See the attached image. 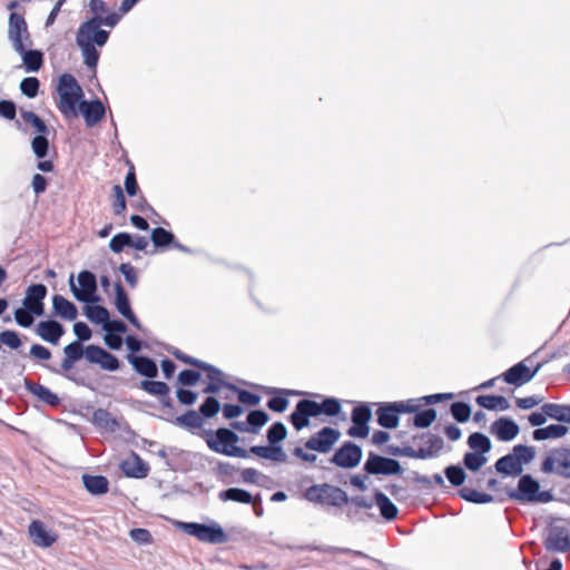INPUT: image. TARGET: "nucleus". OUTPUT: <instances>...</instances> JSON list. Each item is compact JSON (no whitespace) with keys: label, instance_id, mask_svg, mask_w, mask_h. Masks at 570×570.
<instances>
[{"label":"nucleus","instance_id":"nucleus-1","mask_svg":"<svg viewBox=\"0 0 570 570\" xmlns=\"http://www.w3.org/2000/svg\"><path fill=\"white\" fill-rule=\"evenodd\" d=\"M109 38V32L99 27L97 17L80 24L76 36V43L81 51L83 63L94 69L99 60L98 48H102Z\"/></svg>","mask_w":570,"mask_h":570},{"label":"nucleus","instance_id":"nucleus-2","mask_svg":"<svg viewBox=\"0 0 570 570\" xmlns=\"http://www.w3.org/2000/svg\"><path fill=\"white\" fill-rule=\"evenodd\" d=\"M341 410L340 401L334 397H326L321 403L303 399L297 402L294 412L289 415V422L296 431H301L309 425L311 417H317L321 414L335 416Z\"/></svg>","mask_w":570,"mask_h":570},{"label":"nucleus","instance_id":"nucleus-3","mask_svg":"<svg viewBox=\"0 0 570 570\" xmlns=\"http://www.w3.org/2000/svg\"><path fill=\"white\" fill-rule=\"evenodd\" d=\"M57 91L59 95L58 108L61 114L67 118H76L83 91L75 77L68 73L62 75L59 78Z\"/></svg>","mask_w":570,"mask_h":570},{"label":"nucleus","instance_id":"nucleus-4","mask_svg":"<svg viewBox=\"0 0 570 570\" xmlns=\"http://www.w3.org/2000/svg\"><path fill=\"white\" fill-rule=\"evenodd\" d=\"M417 400L382 403L376 410L377 423L385 429H395L399 425V415L414 413L420 407Z\"/></svg>","mask_w":570,"mask_h":570},{"label":"nucleus","instance_id":"nucleus-5","mask_svg":"<svg viewBox=\"0 0 570 570\" xmlns=\"http://www.w3.org/2000/svg\"><path fill=\"white\" fill-rule=\"evenodd\" d=\"M305 498L314 503L341 507L348 501V497L341 488L332 484H316L306 489Z\"/></svg>","mask_w":570,"mask_h":570},{"label":"nucleus","instance_id":"nucleus-6","mask_svg":"<svg viewBox=\"0 0 570 570\" xmlns=\"http://www.w3.org/2000/svg\"><path fill=\"white\" fill-rule=\"evenodd\" d=\"M210 450L229 456H245V450L237 446L238 436L235 432L220 428L206 440Z\"/></svg>","mask_w":570,"mask_h":570},{"label":"nucleus","instance_id":"nucleus-7","mask_svg":"<svg viewBox=\"0 0 570 570\" xmlns=\"http://www.w3.org/2000/svg\"><path fill=\"white\" fill-rule=\"evenodd\" d=\"M510 498L527 502H543L552 500L549 491H540V484L530 474L522 475L518 483V490L510 494Z\"/></svg>","mask_w":570,"mask_h":570},{"label":"nucleus","instance_id":"nucleus-8","mask_svg":"<svg viewBox=\"0 0 570 570\" xmlns=\"http://www.w3.org/2000/svg\"><path fill=\"white\" fill-rule=\"evenodd\" d=\"M198 370L205 372L209 381L208 385L204 390L205 393H218L223 386H226L234 393H237L239 402L243 404H249V391L237 390L234 385L226 384L223 380L224 374L220 370L203 361L198 366Z\"/></svg>","mask_w":570,"mask_h":570},{"label":"nucleus","instance_id":"nucleus-9","mask_svg":"<svg viewBox=\"0 0 570 570\" xmlns=\"http://www.w3.org/2000/svg\"><path fill=\"white\" fill-rule=\"evenodd\" d=\"M544 473H553L564 479H570V449H556L548 453L542 463Z\"/></svg>","mask_w":570,"mask_h":570},{"label":"nucleus","instance_id":"nucleus-10","mask_svg":"<svg viewBox=\"0 0 570 570\" xmlns=\"http://www.w3.org/2000/svg\"><path fill=\"white\" fill-rule=\"evenodd\" d=\"M184 531L197 538L202 542L223 543L226 541V534L220 525H207L203 523L189 522L181 524Z\"/></svg>","mask_w":570,"mask_h":570},{"label":"nucleus","instance_id":"nucleus-11","mask_svg":"<svg viewBox=\"0 0 570 570\" xmlns=\"http://www.w3.org/2000/svg\"><path fill=\"white\" fill-rule=\"evenodd\" d=\"M340 438L341 433L338 430L325 426L311 435V438L305 442V448L320 453H327L333 449Z\"/></svg>","mask_w":570,"mask_h":570},{"label":"nucleus","instance_id":"nucleus-12","mask_svg":"<svg viewBox=\"0 0 570 570\" xmlns=\"http://www.w3.org/2000/svg\"><path fill=\"white\" fill-rule=\"evenodd\" d=\"M78 284L79 287H77L72 281L70 282L72 294L79 302L92 303L98 299L95 295L97 291V281L96 276L91 272H80L78 275Z\"/></svg>","mask_w":570,"mask_h":570},{"label":"nucleus","instance_id":"nucleus-13","mask_svg":"<svg viewBox=\"0 0 570 570\" xmlns=\"http://www.w3.org/2000/svg\"><path fill=\"white\" fill-rule=\"evenodd\" d=\"M364 469L371 474H397L401 472L400 463L390 458H384L374 453H370L367 461L364 464Z\"/></svg>","mask_w":570,"mask_h":570},{"label":"nucleus","instance_id":"nucleus-14","mask_svg":"<svg viewBox=\"0 0 570 570\" xmlns=\"http://www.w3.org/2000/svg\"><path fill=\"white\" fill-rule=\"evenodd\" d=\"M8 38L14 50H22V46L29 41V33L24 19L18 13H11L9 18Z\"/></svg>","mask_w":570,"mask_h":570},{"label":"nucleus","instance_id":"nucleus-15","mask_svg":"<svg viewBox=\"0 0 570 570\" xmlns=\"http://www.w3.org/2000/svg\"><path fill=\"white\" fill-rule=\"evenodd\" d=\"M362 458V450L358 445L346 442L333 455L332 462L345 469L355 468Z\"/></svg>","mask_w":570,"mask_h":570},{"label":"nucleus","instance_id":"nucleus-16","mask_svg":"<svg viewBox=\"0 0 570 570\" xmlns=\"http://www.w3.org/2000/svg\"><path fill=\"white\" fill-rule=\"evenodd\" d=\"M85 357L89 363L99 364L104 370L116 371L119 368L118 358L97 345H88L86 347Z\"/></svg>","mask_w":570,"mask_h":570},{"label":"nucleus","instance_id":"nucleus-17","mask_svg":"<svg viewBox=\"0 0 570 570\" xmlns=\"http://www.w3.org/2000/svg\"><path fill=\"white\" fill-rule=\"evenodd\" d=\"M371 409L367 405H358L354 407L352 411L353 426L348 429V435L355 438H366L370 432L367 423L371 420Z\"/></svg>","mask_w":570,"mask_h":570},{"label":"nucleus","instance_id":"nucleus-18","mask_svg":"<svg viewBox=\"0 0 570 570\" xmlns=\"http://www.w3.org/2000/svg\"><path fill=\"white\" fill-rule=\"evenodd\" d=\"M47 295V287L43 284H32L26 291V296L22 299V305L31 312H36L37 316H42L45 313L43 299Z\"/></svg>","mask_w":570,"mask_h":570},{"label":"nucleus","instance_id":"nucleus-19","mask_svg":"<svg viewBox=\"0 0 570 570\" xmlns=\"http://www.w3.org/2000/svg\"><path fill=\"white\" fill-rule=\"evenodd\" d=\"M120 469L126 476L144 479L149 473V465L137 453L131 452L128 458L121 461Z\"/></svg>","mask_w":570,"mask_h":570},{"label":"nucleus","instance_id":"nucleus-20","mask_svg":"<svg viewBox=\"0 0 570 570\" xmlns=\"http://www.w3.org/2000/svg\"><path fill=\"white\" fill-rule=\"evenodd\" d=\"M35 332L41 340L52 345H57L61 336L65 334L63 326L55 320L39 322Z\"/></svg>","mask_w":570,"mask_h":570},{"label":"nucleus","instance_id":"nucleus-21","mask_svg":"<svg viewBox=\"0 0 570 570\" xmlns=\"http://www.w3.org/2000/svg\"><path fill=\"white\" fill-rule=\"evenodd\" d=\"M540 365H538L534 370H530L524 362H519L518 364L510 367L503 374V379L507 383L521 386L532 380V377L538 372Z\"/></svg>","mask_w":570,"mask_h":570},{"label":"nucleus","instance_id":"nucleus-22","mask_svg":"<svg viewBox=\"0 0 570 570\" xmlns=\"http://www.w3.org/2000/svg\"><path fill=\"white\" fill-rule=\"evenodd\" d=\"M116 298L115 306L117 311L135 327L140 328V323L131 311L129 298L120 283L115 285Z\"/></svg>","mask_w":570,"mask_h":570},{"label":"nucleus","instance_id":"nucleus-23","mask_svg":"<svg viewBox=\"0 0 570 570\" xmlns=\"http://www.w3.org/2000/svg\"><path fill=\"white\" fill-rule=\"evenodd\" d=\"M544 548L553 552L570 551V535L566 529L557 528L550 531L544 540Z\"/></svg>","mask_w":570,"mask_h":570},{"label":"nucleus","instance_id":"nucleus-24","mask_svg":"<svg viewBox=\"0 0 570 570\" xmlns=\"http://www.w3.org/2000/svg\"><path fill=\"white\" fill-rule=\"evenodd\" d=\"M29 535L36 546L42 548L52 546L57 540V535L49 532L40 520H33L30 523Z\"/></svg>","mask_w":570,"mask_h":570},{"label":"nucleus","instance_id":"nucleus-25","mask_svg":"<svg viewBox=\"0 0 570 570\" xmlns=\"http://www.w3.org/2000/svg\"><path fill=\"white\" fill-rule=\"evenodd\" d=\"M519 425L507 417H500L491 425V432L503 442L513 440L519 434Z\"/></svg>","mask_w":570,"mask_h":570},{"label":"nucleus","instance_id":"nucleus-26","mask_svg":"<svg viewBox=\"0 0 570 570\" xmlns=\"http://www.w3.org/2000/svg\"><path fill=\"white\" fill-rule=\"evenodd\" d=\"M85 118L87 126L92 127L105 116V107L100 100L81 101L78 107Z\"/></svg>","mask_w":570,"mask_h":570},{"label":"nucleus","instance_id":"nucleus-27","mask_svg":"<svg viewBox=\"0 0 570 570\" xmlns=\"http://www.w3.org/2000/svg\"><path fill=\"white\" fill-rule=\"evenodd\" d=\"M86 347L79 341H73L63 347L65 357L61 362L62 372H69L85 356Z\"/></svg>","mask_w":570,"mask_h":570},{"label":"nucleus","instance_id":"nucleus-28","mask_svg":"<svg viewBox=\"0 0 570 570\" xmlns=\"http://www.w3.org/2000/svg\"><path fill=\"white\" fill-rule=\"evenodd\" d=\"M52 306L55 313L65 320L73 321L77 318L78 312L73 303L69 302L62 295L56 294L52 297Z\"/></svg>","mask_w":570,"mask_h":570},{"label":"nucleus","instance_id":"nucleus-29","mask_svg":"<svg viewBox=\"0 0 570 570\" xmlns=\"http://www.w3.org/2000/svg\"><path fill=\"white\" fill-rule=\"evenodd\" d=\"M252 454L274 462H286L287 455L277 444H268L264 446H252Z\"/></svg>","mask_w":570,"mask_h":570},{"label":"nucleus","instance_id":"nucleus-30","mask_svg":"<svg viewBox=\"0 0 570 570\" xmlns=\"http://www.w3.org/2000/svg\"><path fill=\"white\" fill-rule=\"evenodd\" d=\"M129 361L134 368L141 375L154 379L158 374L156 363L147 356H134L129 355Z\"/></svg>","mask_w":570,"mask_h":570},{"label":"nucleus","instance_id":"nucleus-31","mask_svg":"<svg viewBox=\"0 0 570 570\" xmlns=\"http://www.w3.org/2000/svg\"><path fill=\"white\" fill-rule=\"evenodd\" d=\"M26 386L29 392L48 405L56 406L60 402L58 395L42 384L27 381Z\"/></svg>","mask_w":570,"mask_h":570},{"label":"nucleus","instance_id":"nucleus-32","mask_svg":"<svg viewBox=\"0 0 570 570\" xmlns=\"http://www.w3.org/2000/svg\"><path fill=\"white\" fill-rule=\"evenodd\" d=\"M83 485L87 491L91 494H105L109 490V482L104 475H89L83 474L82 476Z\"/></svg>","mask_w":570,"mask_h":570},{"label":"nucleus","instance_id":"nucleus-33","mask_svg":"<svg viewBox=\"0 0 570 570\" xmlns=\"http://www.w3.org/2000/svg\"><path fill=\"white\" fill-rule=\"evenodd\" d=\"M151 239L156 247H173L174 249H185L179 243L176 242L173 233L161 227H157L153 230Z\"/></svg>","mask_w":570,"mask_h":570},{"label":"nucleus","instance_id":"nucleus-34","mask_svg":"<svg viewBox=\"0 0 570 570\" xmlns=\"http://www.w3.org/2000/svg\"><path fill=\"white\" fill-rule=\"evenodd\" d=\"M375 503L380 509L381 515L387 521H392L397 517V507L383 492H375Z\"/></svg>","mask_w":570,"mask_h":570},{"label":"nucleus","instance_id":"nucleus-35","mask_svg":"<svg viewBox=\"0 0 570 570\" xmlns=\"http://www.w3.org/2000/svg\"><path fill=\"white\" fill-rule=\"evenodd\" d=\"M498 472L509 475H518L522 472V466L517 456L512 454L504 455L495 462Z\"/></svg>","mask_w":570,"mask_h":570},{"label":"nucleus","instance_id":"nucleus-36","mask_svg":"<svg viewBox=\"0 0 570 570\" xmlns=\"http://www.w3.org/2000/svg\"><path fill=\"white\" fill-rule=\"evenodd\" d=\"M27 45L22 46V50H16L22 58L27 71H38L42 65V53L38 50H27Z\"/></svg>","mask_w":570,"mask_h":570},{"label":"nucleus","instance_id":"nucleus-37","mask_svg":"<svg viewBox=\"0 0 570 570\" xmlns=\"http://www.w3.org/2000/svg\"><path fill=\"white\" fill-rule=\"evenodd\" d=\"M542 411L550 419L557 420L559 422L570 423V405L546 403L542 406Z\"/></svg>","mask_w":570,"mask_h":570},{"label":"nucleus","instance_id":"nucleus-38","mask_svg":"<svg viewBox=\"0 0 570 570\" xmlns=\"http://www.w3.org/2000/svg\"><path fill=\"white\" fill-rule=\"evenodd\" d=\"M475 401L481 407L491 411H505L510 407L508 400L501 395H479Z\"/></svg>","mask_w":570,"mask_h":570},{"label":"nucleus","instance_id":"nucleus-39","mask_svg":"<svg viewBox=\"0 0 570 570\" xmlns=\"http://www.w3.org/2000/svg\"><path fill=\"white\" fill-rule=\"evenodd\" d=\"M568 432V428L561 424H551L546 428H540L534 430L533 439L537 441L548 440V439H558L566 435Z\"/></svg>","mask_w":570,"mask_h":570},{"label":"nucleus","instance_id":"nucleus-40","mask_svg":"<svg viewBox=\"0 0 570 570\" xmlns=\"http://www.w3.org/2000/svg\"><path fill=\"white\" fill-rule=\"evenodd\" d=\"M459 493L462 499L473 503H489L493 501V497L491 494L481 492L471 485L463 487Z\"/></svg>","mask_w":570,"mask_h":570},{"label":"nucleus","instance_id":"nucleus-41","mask_svg":"<svg viewBox=\"0 0 570 570\" xmlns=\"http://www.w3.org/2000/svg\"><path fill=\"white\" fill-rule=\"evenodd\" d=\"M468 445L473 450V452L482 455L491 450L490 439L480 432L470 434L468 438Z\"/></svg>","mask_w":570,"mask_h":570},{"label":"nucleus","instance_id":"nucleus-42","mask_svg":"<svg viewBox=\"0 0 570 570\" xmlns=\"http://www.w3.org/2000/svg\"><path fill=\"white\" fill-rule=\"evenodd\" d=\"M94 422L100 428H104L108 431H115L118 428V422L116 419L111 415L110 412H108L105 409H98L94 412Z\"/></svg>","mask_w":570,"mask_h":570},{"label":"nucleus","instance_id":"nucleus-43","mask_svg":"<svg viewBox=\"0 0 570 570\" xmlns=\"http://www.w3.org/2000/svg\"><path fill=\"white\" fill-rule=\"evenodd\" d=\"M140 389H142L145 392H147L150 395L155 396H166L169 394V386L165 382L160 381H153V380H145L140 382Z\"/></svg>","mask_w":570,"mask_h":570},{"label":"nucleus","instance_id":"nucleus-44","mask_svg":"<svg viewBox=\"0 0 570 570\" xmlns=\"http://www.w3.org/2000/svg\"><path fill=\"white\" fill-rule=\"evenodd\" d=\"M85 314L91 322L102 325H105L109 317L108 309L100 305H87Z\"/></svg>","mask_w":570,"mask_h":570},{"label":"nucleus","instance_id":"nucleus-45","mask_svg":"<svg viewBox=\"0 0 570 570\" xmlns=\"http://www.w3.org/2000/svg\"><path fill=\"white\" fill-rule=\"evenodd\" d=\"M177 424L186 429H199L203 425V417L199 412L187 411L177 417Z\"/></svg>","mask_w":570,"mask_h":570},{"label":"nucleus","instance_id":"nucleus-46","mask_svg":"<svg viewBox=\"0 0 570 570\" xmlns=\"http://www.w3.org/2000/svg\"><path fill=\"white\" fill-rule=\"evenodd\" d=\"M219 499L223 501H236L247 504L249 503V492L237 488H230L222 491L219 493Z\"/></svg>","mask_w":570,"mask_h":570},{"label":"nucleus","instance_id":"nucleus-47","mask_svg":"<svg viewBox=\"0 0 570 570\" xmlns=\"http://www.w3.org/2000/svg\"><path fill=\"white\" fill-rule=\"evenodd\" d=\"M22 120L29 124L37 134H47L48 127L35 112L28 110H20Z\"/></svg>","mask_w":570,"mask_h":570},{"label":"nucleus","instance_id":"nucleus-48","mask_svg":"<svg viewBox=\"0 0 570 570\" xmlns=\"http://www.w3.org/2000/svg\"><path fill=\"white\" fill-rule=\"evenodd\" d=\"M436 419V411L434 409H426L417 412L413 417V424L416 428L423 429L430 426Z\"/></svg>","mask_w":570,"mask_h":570},{"label":"nucleus","instance_id":"nucleus-49","mask_svg":"<svg viewBox=\"0 0 570 570\" xmlns=\"http://www.w3.org/2000/svg\"><path fill=\"white\" fill-rule=\"evenodd\" d=\"M446 479L454 487L463 485L466 474L459 465H450L444 471Z\"/></svg>","mask_w":570,"mask_h":570},{"label":"nucleus","instance_id":"nucleus-50","mask_svg":"<svg viewBox=\"0 0 570 570\" xmlns=\"http://www.w3.org/2000/svg\"><path fill=\"white\" fill-rule=\"evenodd\" d=\"M13 315L14 321L21 327H30L35 322V317L37 316L36 312H31L26 306L17 308Z\"/></svg>","mask_w":570,"mask_h":570},{"label":"nucleus","instance_id":"nucleus-51","mask_svg":"<svg viewBox=\"0 0 570 570\" xmlns=\"http://www.w3.org/2000/svg\"><path fill=\"white\" fill-rule=\"evenodd\" d=\"M287 435L286 426L282 422L272 424L267 431V440L271 444H277Z\"/></svg>","mask_w":570,"mask_h":570},{"label":"nucleus","instance_id":"nucleus-52","mask_svg":"<svg viewBox=\"0 0 570 570\" xmlns=\"http://www.w3.org/2000/svg\"><path fill=\"white\" fill-rule=\"evenodd\" d=\"M31 148L37 158L46 157L49 148L46 134H38L31 141Z\"/></svg>","mask_w":570,"mask_h":570},{"label":"nucleus","instance_id":"nucleus-53","mask_svg":"<svg viewBox=\"0 0 570 570\" xmlns=\"http://www.w3.org/2000/svg\"><path fill=\"white\" fill-rule=\"evenodd\" d=\"M463 462L465 468L470 471H479L487 462V459L480 453L466 452Z\"/></svg>","mask_w":570,"mask_h":570},{"label":"nucleus","instance_id":"nucleus-54","mask_svg":"<svg viewBox=\"0 0 570 570\" xmlns=\"http://www.w3.org/2000/svg\"><path fill=\"white\" fill-rule=\"evenodd\" d=\"M451 413L458 422L463 423L470 419L471 407L464 402H455L451 405Z\"/></svg>","mask_w":570,"mask_h":570},{"label":"nucleus","instance_id":"nucleus-55","mask_svg":"<svg viewBox=\"0 0 570 570\" xmlns=\"http://www.w3.org/2000/svg\"><path fill=\"white\" fill-rule=\"evenodd\" d=\"M202 374L195 370H184L177 376V382L181 386H194L200 380Z\"/></svg>","mask_w":570,"mask_h":570},{"label":"nucleus","instance_id":"nucleus-56","mask_svg":"<svg viewBox=\"0 0 570 570\" xmlns=\"http://www.w3.org/2000/svg\"><path fill=\"white\" fill-rule=\"evenodd\" d=\"M219 409V402L215 397L208 396L205 400V402L200 405L199 413L202 416L209 419L215 416L218 413Z\"/></svg>","mask_w":570,"mask_h":570},{"label":"nucleus","instance_id":"nucleus-57","mask_svg":"<svg viewBox=\"0 0 570 570\" xmlns=\"http://www.w3.org/2000/svg\"><path fill=\"white\" fill-rule=\"evenodd\" d=\"M20 89L27 97L35 98L38 94L39 80L35 77L24 78L20 83Z\"/></svg>","mask_w":570,"mask_h":570},{"label":"nucleus","instance_id":"nucleus-58","mask_svg":"<svg viewBox=\"0 0 570 570\" xmlns=\"http://www.w3.org/2000/svg\"><path fill=\"white\" fill-rule=\"evenodd\" d=\"M512 455L517 456L519 463L522 465L523 463L530 462L534 458V450L531 446L519 444L513 448Z\"/></svg>","mask_w":570,"mask_h":570},{"label":"nucleus","instance_id":"nucleus-59","mask_svg":"<svg viewBox=\"0 0 570 570\" xmlns=\"http://www.w3.org/2000/svg\"><path fill=\"white\" fill-rule=\"evenodd\" d=\"M404 455L413 459H429L435 456V450L430 451V449L424 444L423 446H420L419 449L414 448H405L403 451Z\"/></svg>","mask_w":570,"mask_h":570},{"label":"nucleus","instance_id":"nucleus-60","mask_svg":"<svg viewBox=\"0 0 570 570\" xmlns=\"http://www.w3.org/2000/svg\"><path fill=\"white\" fill-rule=\"evenodd\" d=\"M29 355L33 360H37L40 362L49 361L52 356L50 350L40 344H32L29 350Z\"/></svg>","mask_w":570,"mask_h":570},{"label":"nucleus","instance_id":"nucleus-61","mask_svg":"<svg viewBox=\"0 0 570 570\" xmlns=\"http://www.w3.org/2000/svg\"><path fill=\"white\" fill-rule=\"evenodd\" d=\"M112 193H114V204H112L114 212H115V214L120 215L126 209V200H125L122 189L119 185H116L112 188Z\"/></svg>","mask_w":570,"mask_h":570},{"label":"nucleus","instance_id":"nucleus-62","mask_svg":"<svg viewBox=\"0 0 570 570\" xmlns=\"http://www.w3.org/2000/svg\"><path fill=\"white\" fill-rule=\"evenodd\" d=\"M268 414L263 410H252V434L268 422Z\"/></svg>","mask_w":570,"mask_h":570},{"label":"nucleus","instance_id":"nucleus-63","mask_svg":"<svg viewBox=\"0 0 570 570\" xmlns=\"http://www.w3.org/2000/svg\"><path fill=\"white\" fill-rule=\"evenodd\" d=\"M176 396L181 405H193L197 401V393L187 389L179 387L176 391Z\"/></svg>","mask_w":570,"mask_h":570},{"label":"nucleus","instance_id":"nucleus-64","mask_svg":"<svg viewBox=\"0 0 570 570\" xmlns=\"http://www.w3.org/2000/svg\"><path fill=\"white\" fill-rule=\"evenodd\" d=\"M119 271L121 272L125 279L131 287H135L137 285L138 276L132 265H130L129 263L121 264L119 266Z\"/></svg>","mask_w":570,"mask_h":570}]
</instances>
